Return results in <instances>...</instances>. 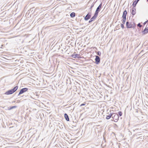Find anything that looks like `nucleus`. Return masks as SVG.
I'll return each instance as SVG.
<instances>
[{"mask_svg": "<svg viewBox=\"0 0 148 148\" xmlns=\"http://www.w3.org/2000/svg\"><path fill=\"white\" fill-rule=\"evenodd\" d=\"M18 88V86H16L14 87L13 89L11 90H9L7 91L5 93V94L6 95H9L13 93L15 91H16Z\"/></svg>", "mask_w": 148, "mask_h": 148, "instance_id": "nucleus-1", "label": "nucleus"}, {"mask_svg": "<svg viewBox=\"0 0 148 148\" xmlns=\"http://www.w3.org/2000/svg\"><path fill=\"white\" fill-rule=\"evenodd\" d=\"M127 28H135L136 25L133 22H127L126 23Z\"/></svg>", "mask_w": 148, "mask_h": 148, "instance_id": "nucleus-2", "label": "nucleus"}, {"mask_svg": "<svg viewBox=\"0 0 148 148\" xmlns=\"http://www.w3.org/2000/svg\"><path fill=\"white\" fill-rule=\"evenodd\" d=\"M113 121L115 122H117L119 119V116L117 114L113 113V116H112Z\"/></svg>", "mask_w": 148, "mask_h": 148, "instance_id": "nucleus-3", "label": "nucleus"}, {"mask_svg": "<svg viewBox=\"0 0 148 148\" xmlns=\"http://www.w3.org/2000/svg\"><path fill=\"white\" fill-rule=\"evenodd\" d=\"M71 57L73 58H81V56L79 54L75 53V52H74L73 54L71 55Z\"/></svg>", "mask_w": 148, "mask_h": 148, "instance_id": "nucleus-4", "label": "nucleus"}, {"mask_svg": "<svg viewBox=\"0 0 148 148\" xmlns=\"http://www.w3.org/2000/svg\"><path fill=\"white\" fill-rule=\"evenodd\" d=\"M102 3H101L99 5L98 7L97 8L95 13L98 15L99 12L100 11V9L102 7Z\"/></svg>", "mask_w": 148, "mask_h": 148, "instance_id": "nucleus-5", "label": "nucleus"}, {"mask_svg": "<svg viewBox=\"0 0 148 148\" xmlns=\"http://www.w3.org/2000/svg\"><path fill=\"white\" fill-rule=\"evenodd\" d=\"M28 90V88H22L21 89V90L20 91L18 95H20V94H21L27 91Z\"/></svg>", "mask_w": 148, "mask_h": 148, "instance_id": "nucleus-6", "label": "nucleus"}, {"mask_svg": "<svg viewBox=\"0 0 148 148\" xmlns=\"http://www.w3.org/2000/svg\"><path fill=\"white\" fill-rule=\"evenodd\" d=\"M91 17V15L90 14L88 13L85 17L84 19L86 21H87L89 18H90Z\"/></svg>", "mask_w": 148, "mask_h": 148, "instance_id": "nucleus-7", "label": "nucleus"}, {"mask_svg": "<svg viewBox=\"0 0 148 148\" xmlns=\"http://www.w3.org/2000/svg\"><path fill=\"white\" fill-rule=\"evenodd\" d=\"M95 61L97 62V64H98L100 61V58L99 56H96L95 58Z\"/></svg>", "mask_w": 148, "mask_h": 148, "instance_id": "nucleus-8", "label": "nucleus"}, {"mask_svg": "<svg viewBox=\"0 0 148 148\" xmlns=\"http://www.w3.org/2000/svg\"><path fill=\"white\" fill-rule=\"evenodd\" d=\"M127 14V12L126 10H125L123 12L122 17L123 18H126V15Z\"/></svg>", "mask_w": 148, "mask_h": 148, "instance_id": "nucleus-9", "label": "nucleus"}, {"mask_svg": "<svg viewBox=\"0 0 148 148\" xmlns=\"http://www.w3.org/2000/svg\"><path fill=\"white\" fill-rule=\"evenodd\" d=\"M140 0H135L133 3V4H132V5L134 7H135L137 3L138 2V1H139Z\"/></svg>", "mask_w": 148, "mask_h": 148, "instance_id": "nucleus-10", "label": "nucleus"}, {"mask_svg": "<svg viewBox=\"0 0 148 148\" xmlns=\"http://www.w3.org/2000/svg\"><path fill=\"white\" fill-rule=\"evenodd\" d=\"M136 9L134 7L132 8V14L133 15H134L136 13Z\"/></svg>", "mask_w": 148, "mask_h": 148, "instance_id": "nucleus-11", "label": "nucleus"}, {"mask_svg": "<svg viewBox=\"0 0 148 148\" xmlns=\"http://www.w3.org/2000/svg\"><path fill=\"white\" fill-rule=\"evenodd\" d=\"M113 116V113L110 114L106 116V119H109L111 117V116Z\"/></svg>", "mask_w": 148, "mask_h": 148, "instance_id": "nucleus-12", "label": "nucleus"}, {"mask_svg": "<svg viewBox=\"0 0 148 148\" xmlns=\"http://www.w3.org/2000/svg\"><path fill=\"white\" fill-rule=\"evenodd\" d=\"M148 32V29H147V28H145L144 31L142 32L143 34H144L147 33Z\"/></svg>", "mask_w": 148, "mask_h": 148, "instance_id": "nucleus-13", "label": "nucleus"}, {"mask_svg": "<svg viewBox=\"0 0 148 148\" xmlns=\"http://www.w3.org/2000/svg\"><path fill=\"white\" fill-rule=\"evenodd\" d=\"M97 16V15L95 13L94 16L91 18V20L93 21L96 18Z\"/></svg>", "mask_w": 148, "mask_h": 148, "instance_id": "nucleus-14", "label": "nucleus"}, {"mask_svg": "<svg viewBox=\"0 0 148 148\" xmlns=\"http://www.w3.org/2000/svg\"><path fill=\"white\" fill-rule=\"evenodd\" d=\"M64 117L66 121H69V119L68 116L67 114L66 113L65 114H64Z\"/></svg>", "mask_w": 148, "mask_h": 148, "instance_id": "nucleus-15", "label": "nucleus"}, {"mask_svg": "<svg viewBox=\"0 0 148 148\" xmlns=\"http://www.w3.org/2000/svg\"><path fill=\"white\" fill-rule=\"evenodd\" d=\"M75 14L74 12H72L70 14V16L71 17H73L75 16Z\"/></svg>", "mask_w": 148, "mask_h": 148, "instance_id": "nucleus-16", "label": "nucleus"}, {"mask_svg": "<svg viewBox=\"0 0 148 148\" xmlns=\"http://www.w3.org/2000/svg\"><path fill=\"white\" fill-rule=\"evenodd\" d=\"M126 18H123V20H122V21H123L122 23L123 24H125V21H126Z\"/></svg>", "mask_w": 148, "mask_h": 148, "instance_id": "nucleus-17", "label": "nucleus"}, {"mask_svg": "<svg viewBox=\"0 0 148 148\" xmlns=\"http://www.w3.org/2000/svg\"><path fill=\"white\" fill-rule=\"evenodd\" d=\"M16 106H12V107H11L9 109V110H11V109H12L13 108H16Z\"/></svg>", "mask_w": 148, "mask_h": 148, "instance_id": "nucleus-18", "label": "nucleus"}, {"mask_svg": "<svg viewBox=\"0 0 148 148\" xmlns=\"http://www.w3.org/2000/svg\"><path fill=\"white\" fill-rule=\"evenodd\" d=\"M118 114H119V115L120 116H121L122 114V112H118Z\"/></svg>", "mask_w": 148, "mask_h": 148, "instance_id": "nucleus-19", "label": "nucleus"}, {"mask_svg": "<svg viewBox=\"0 0 148 148\" xmlns=\"http://www.w3.org/2000/svg\"><path fill=\"white\" fill-rule=\"evenodd\" d=\"M142 25L140 24V23H139L137 25V26L138 27H142Z\"/></svg>", "mask_w": 148, "mask_h": 148, "instance_id": "nucleus-20", "label": "nucleus"}, {"mask_svg": "<svg viewBox=\"0 0 148 148\" xmlns=\"http://www.w3.org/2000/svg\"><path fill=\"white\" fill-rule=\"evenodd\" d=\"M85 105V103H82V104L80 105V106H84Z\"/></svg>", "mask_w": 148, "mask_h": 148, "instance_id": "nucleus-21", "label": "nucleus"}, {"mask_svg": "<svg viewBox=\"0 0 148 148\" xmlns=\"http://www.w3.org/2000/svg\"><path fill=\"white\" fill-rule=\"evenodd\" d=\"M121 27H122V28H124V25H123V24H121Z\"/></svg>", "mask_w": 148, "mask_h": 148, "instance_id": "nucleus-22", "label": "nucleus"}, {"mask_svg": "<svg viewBox=\"0 0 148 148\" xmlns=\"http://www.w3.org/2000/svg\"><path fill=\"white\" fill-rule=\"evenodd\" d=\"M148 22V21H146L144 23V25H145V24H146Z\"/></svg>", "mask_w": 148, "mask_h": 148, "instance_id": "nucleus-23", "label": "nucleus"}, {"mask_svg": "<svg viewBox=\"0 0 148 148\" xmlns=\"http://www.w3.org/2000/svg\"><path fill=\"white\" fill-rule=\"evenodd\" d=\"M92 21H93L92 20H91V19H90V21H89V23H90L91 22H92Z\"/></svg>", "mask_w": 148, "mask_h": 148, "instance_id": "nucleus-24", "label": "nucleus"}, {"mask_svg": "<svg viewBox=\"0 0 148 148\" xmlns=\"http://www.w3.org/2000/svg\"><path fill=\"white\" fill-rule=\"evenodd\" d=\"M145 28H148V23H147Z\"/></svg>", "mask_w": 148, "mask_h": 148, "instance_id": "nucleus-25", "label": "nucleus"}, {"mask_svg": "<svg viewBox=\"0 0 148 148\" xmlns=\"http://www.w3.org/2000/svg\"><path fill=\"white\" fill-rule=\"evenodd\" d=\"M93 6V5H92V6H91V8Z\"/></svg>", "mask_w": 148, "mask_h": 148, "instance_id": "nucleus-26", "label": "nucleus"}, {"mask_svg": "<svg viewBox=\"0 0 148 148\" xmlns=\"http://www.w3.org/2000/svg\"><path fill=\"white\" fill-rule=\"evenodd\" d=\"M147 2H148V0H147Z\"/></svg>", "mask_w": 148, "mask_h": 148, "instance_id": "nucleus-27", "label": "nucleus"}]
</instances>
